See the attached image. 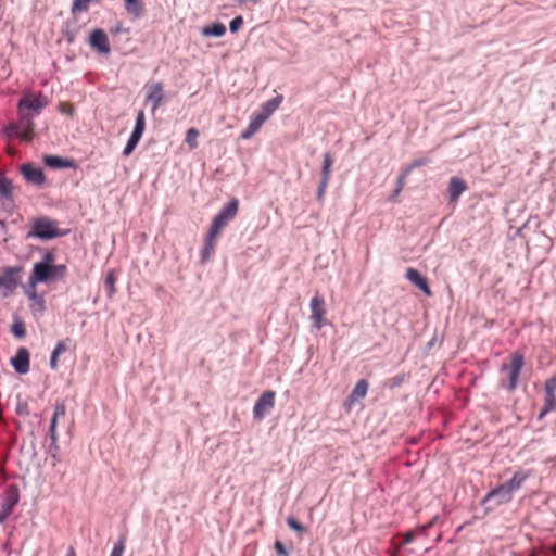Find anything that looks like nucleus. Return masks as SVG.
<instances>
[{"instance_id":"nucleus-53","label":"nucleus","mask_w":556,"mask_h":556,"mask_svg":"<svg viewBox=\"0 0 556 556\" xmlns=\"http://www.w3.org/2000/svg\"><path fill=\"white\" fill-rule=\"evenodd\" d=\"M402 192V189H399L397 187L394 189V191L392 192V194L390 195L389 200L391 202H395L399 194Z\"/></svg>"},{"instance_id":"nucleus-55","label":"nucleus","mask_w":556,"mask_h":556,"mask_svg":"<svg viewBox=\"0 0 556 556\" xmlns=\"http://www.w3.org/2000/svg\"><path fill=\"white\" fill-rule=\"evenodd\" d=\"M432 525H433V521H431V522H429V523H427V525H424V526L421 527V530H422V531H427L430 527H432Z\"/></svg>"},{"instance_id":"nucleus-19","label":"nucleus","mask_w":556,"mask_h":556,"mask_svg":"<svg viewBox=\"0 0 556 556\" xmlns=\"http://www.w3.org/2000/svg\"><path fill=\"white\" fill-rule=\"evenodd\" d=\"M65 415V406L63 404H56L54 407L53 416L51 418L50 428H49V435L51 440V446H54L58 448L56 441H58V433H56V425L59 418L64 417Z\"/></svg>"},{"instance_id":"nucleus-21","label":"nucleus","mask_w":556,"mask_h":556,"mask_svg":"<svg viewBox=\"0 0 556 556\" xmlns=\"http://www.w3.org/2000/svg\"><path fill=\"white\" fill-rule=\"evenodd\" d=\"M282 99L283 98L281 94H277L273 99L263 103L260 110L256 112V114L263 116V118L267 121L271 116V114L279 108V105L282 102Z\"/></svg>"},{"instance_id":"nucleus-12","label":"nucleus","mask_w":556,"mask_h":556,"mask_svg":"<svg viewBox=\"0 0 556 556\" xmlns=\"http://www.w3.org/2000/svg\"><path fill=\"white\" fill-rule=\"evenodd\" d=\"M89 43L92 49L102 54H109L111 52L109 37L106 33L101 28H96L91 31Z\"/></svg>"},{"instance_id":"nucleus-44","label":"nucleus","mask_w":556,"mask_h":556,"mask_svg":"<svg viewBox=\"0 0 556 556\" xmlns=\"http://www.w3.org/2000/svg\"><path fill=\"white\" fill-rule=\"evenodd\" d=\"M429 160L426 157L414 160L405 169H409V174L413 169L428 164Z\"/></svg>"},{"instance_id":"nucleus-7","label":"nucleus","mask_w":556,"mask_h":556,"mask_svg":"<svg viewBox=\"0 0 556 556\" xmlns=\"http://www.w3.org/2000/svg\"><path fill=\"white\" fill-rule=\"evenodd\" d=\"M20 501V490L17 485L10 484L0 497V523L7 521L14 507Z\"/></svg>"},{"instance_id":"nucleus-1","label":"nucleus","mask_w":556,"mask_h":556,"mask_svg":"<svg viewBox=\"0 0 556 556\" xmlns=\"http://www.w3.org/2000/svg\"><path fill=\"white\" fill-rule=\"evenodd\" d=\"M531 477V470L518 469L513 477L489 491L481 501V505H485L491 501H495L496 506H501L511 502L514 493L522 488L528 478Z\"/></svg>"},{"instance_id":"nucleus-33","label":"nucleus","mask_w":556,"mask_h":556,"mask_svg":"<svg viewBox=\"0 0 556 556\" xmlns=\"http://www.w3.org/2000/svg\"><path fill=\"white\" fill-rule=\"evenodd\" d=\"M11 331L16 338H24L26 334L25 324L20 317H15L11 327Z\"/></svg>"},{"instance_id":"nucleus-56","label":"nucleus","mask_w":556,"mask_h":556,"mask_svg":"<svg viewBox=\"0 0 556 556\" xmlns=\"http://www.w3.org/2000/svg\"><path fill=\"white\" fill-rule=\"evenodd\" d=\"M4 222L3 220H0V226L4 227Z\"/></svg>"},{"instance_id":"nucleus-11","label":"nucleus","mask_w":556,"mask_h":556,"mask_svg":"<svg viewBox=\"0 0 556 556\" xmlns=\"http://www.w3.org/2000/svg\"><path fill=\"white\" fill-rule=\"evenodd\" d=\"M25 180L35 186H42L46 182V176L41 167L33 163H25L20 168Z\"/></svg>"},{"instance_id":"nucleus-14","label":"nucleus","mask_w":556,"mask_h":556,"mask_svg":"<svg viewBox=\"0 0 556 556\" xmlns=\"http://www.w3.org/2000/svg\"><path fill=\"white\" fill-rule=\"evenodd\" d=\"M468 189L467 182L457 176L451 177L447 186L448 202L457 203L463 192Z\"/></svg>"},{"instance_id":"nucleus-26","label":"nucleus","mask_w":556,"mask_h":556,"mask_svg":"<svg viewBox=\"0 0 556 556\" xmlns=\"http://www.w3.org/2000/svg\"><path fill=\"white\" fill-rule=\"evenodd\" d=\"M239 210V201L237 198H231L218 212L227 219L231 220L236 217Z\"/></svg>"},{"instance_id":"nucleus-2","label":"nucleus","mask_w":556,"mask_h":556,"mask_svg":"<svg viewBox=\"0 0 556 556\" xmlns=\"http://www.w3.org/2000/svg\"><path fill=\"white\" fill-rule=\"evenodd\" d=\"M34 118L26 114H18V119L10 122L1 130L2 136L8 139H18L20 141L30 142L35 136Z\"/></svg>"},{"instance_id":"nucleus-37","label":"nucleus","mask_w":556,"mask_h":556,"mask_svg":"<svg viewBox=\"0 0 556 556\" xmlns=\"http://www.w3.org/2000/svg\"><path fill=\"white\" fill-rule=\"evenodd\" d=\"M287 525L298 533L306 532V528L293 516L287 518Z\"/></svg>"},{"instance_id":"nucleus-4","label":"nucleus","mask_w":556,"mask_h":556,"mask_svg":"<svg viewBox=\"0 0 556 556\" xmlns=\"http://www.w3.org/2000/svg\"><path fill=\"white\" fill-rule=\"evenodd\" d=\"M67 267L65 264L58 265H34L28 278V285L36 287L38 283L58 281L65 278Z\"/></svg>"},{"instance_id":"nucleus-28","label":"nucleus","mask_w":556,"mask_h":556,"mask_svg":"<svg viewBox=\"0 0 556 556\" xmlns=\"http://www.w3.org/2000/svg\"><path fill=\"white\" fill-rule=\"evenodd\" d=\"M556 409V395L553 393H544V405L539 414V419H542L549 412Z\"/></svg>"},{"instance_id":"nucleus-29","label":"nucleus","mask_w":556,"mask_h":556,"mask_svg":"<svg viewBox=\"0 0 556 556\" xmlns=\"http://www.w3.org/2000/svg\"><path fill=\"white\" fill-rule=\"evenodd\" d=\"M228 222H229V219H227L222 214L217 213L212 220L208 232H212L219 237L222 230L224 229V227L227 225Z\"/></svg>"},{"instance_id":"nucleus-51","label":"nucleus","mask_w":556,"mask_h":556,"mask_svg":"<svg viewBox=\"0 0 556 556\" xmlns=\"http://www.w3.org/2000/svg\"><path fill=\"white\" fill-rule=\"evenodd\" d=\"M415 540V533L413 531H408L404 535L403 543L410 544Z\"/></svg>"},{"instance_id":"nucleus-34","label":"nucleus","mask_w":556,"mask_h":556,"mask_svg":"<svg viewBox=\"0 0 556 556\" xmlns=\"http://www.w3.org/2000/svg\"><path fill=\"white\" fill-rule=\"evenodd\" d=\"M126 546V534H121L115 542L110 556H123Z\"/></svg>"},{"instance_id":"nucleus-18","label":"nucleus","mask_w":556,"mask_h":556,"mask_svg":"<svg viewBox=\"0 0 556 556\" xmlns=\"http://www.w3.org/2000/svg\"><path fill=\"white\" fill-rule=\"evenodd\" d=\"M146 100L152 102V110L160 108L164 100L163 84L156 81L148 86Z\"/></svg>"},{"instance_id":"nucleus-48","label":"nucleus","mask_w":556,"mask_h":556,"mask_svg":"<svg viewBox=\"0 0 556 556\" xmlns=\"http://www.w3.org/2000/svg\"><path fill=\"white\" fill-rule=\"evenodd\" d=\"M329 182L327 181H320L317 190V200L321 201L324 198V194L326 192L327 186Z\"/></svg>"},{"instance_id":"nucleus-30","label":"nucleus","mask_w":556,"mask_h":556,"mask_svg":"<svg viewBox=\"0 0 556 556\" xmlns=\"http://www.w3.org/2000/svg\"><path fill=\"white\" fill-rule=\"evenodd\" d=\"M115 283H116L115 270H110L106 274V277L104 279V287H105L106 295L109 299H112L114 296V294L116 293Z\"/></svg>"},{"instance_id":"nucleus-9","label":"nucleus","mask_w":556,"mask_h":556,"mask_svg":"<svg viewBox=\"0 0 556 556\" xmlns=\"http://www.w3.org/2000/svg\"><path fill=\"white\" fill-rule=\"evenodd\" d=\"M311 319L313 321V325L316 329H321L324 326L327 325L326 319V303L323 298V295L319 294V292H316V294L311 300Z\"/></svg>"},{"instance_id":"nucleus-17","label":"nucleus","mask_w":556,"mask_h":556,"mask_svg":"<svg viewBox=\"0 0 556 556\" xmlns=\"http://www.w3.org/2000/svg\"><path fill=\"white\" fill-rule=\"evenodd\" d=\"M405 277L413 285H415L417 288H419L427 296L432 295V291L429 287L427 278L425 276H422L417 269L412 268V267L407 268Z\"/></svg>"},{"instance_id":"nucleus-42","label":"nucleus","mask_w":556,"mask_h":556,"mask_svg":"<svg viewBox=\"0 0 556 556\" xmlns=\"http://www.w3.org/2000/svg\"><path fill=\"white\" fill-rule=\"evenodd\" d=\"M15 413L18 416H27L29 414L28 404L24 401H18L16 404Z\"/></svg>"},{"instance_id":"nucleus-13","label":"nucleus","mask_w":556,"mask_h":556,"mask_svg":"<svg viewBox=\"0 0 556 556\" xmlns=\"http://www.w3.org/2000/svg\"><path fill=\"white\" fill-rule=\"evenodd\" d=\"M25 294L29 299V308L34 314L42 315L46 312V301L42 294L37 293L36 287L27 285Z\"/></svg>"},{"instance_id":"nucleus-38","label":"nucleus","mask_w":556,"mask_h":556,"mask_svg":"<svg viewBox=\"0 0 556 556\" xmlns=\"http://www.w3.org/2000/svg\"><path fill=\"white\" fill-rule=\"evenodd\" d=\"M55 253L53 251H47L43 254V257L40 262L35 263L34 265H55Z\"/></svg>"},{"instance_id":"nucleus-22","label":"nucleus","mask_w":556,"mask_h":556,"mask_svg":"<svg viewBox=\"0 0 556 556\" xmlns=\"http://www.w3.org/2000/svg\"><path fill=\"white\" fill-rule=\"evenodd\" d=\"M218 238H219L218 236H216L212 232H207L205 241H204V245L201 250V262L202 263H206L211 258V256L214 254Z\"/></svg>"},{"instance_id":"nucleus-45","label":"nucleus","mask_w":556,"mask_h":556,"mask_svg":"<svg viewBox=\"0 0 556 556\" xmlns=\"http://www.w3.org/2000/svg\"><path fill=\"white\" fill-rule=\"evenodd\" d=\"M266 121L263 118V116H260L257 115L256 113L251 117L249 124L252 125L253 127L257 128V129H261V127L263 126V124L265 123Z\"/></svg>"},{"instance_id":"nucleus-43","label":"nucleus","mask_w":556,"mask_h":556,"mask_svg":"<svg viewBox=\"0 0 556 556\" xmlns=\"http://www.w3.org/2000/svg\"><path fill=\"white\" fill-rule=\"evenodd\" d=\"M555 392H556V376L547 379L545 381V386H544V393L555 394Z\"/></svg>"},{"instance_id":"nucleus-31","label":"nucleus","mask_w":556,"mask_h":556,"mask_svg":"<svg viewBox=\"0 0 556 556\" xmlns=\"http://www.w3.org/2000/svg\"><path fill=\"white\" fill-rule=\"evenodd\" d=\"M146 128V115L142 110L137 113L135 128L131 134L142 137Z\"/></svg>"},{"instance_id":"nucleus-40","label":"nucleus","mask_w":556,"mask_h":556,"mask_svg":"<svg viewBox=\"0 0 556 556\" xmlns=\"http://www.w3.org/2000/svg\"><path fill=\"white\" fill-rule=\"evenodd\" d=\"M243 25V18L242 16H236L231 20L229 24V29L231 33H237Z\"/></svg>"},{"instance_id":"nucleus-8","label":"nucleus","mask_w":556,"mask_h":556,"mask_svg":"<svg viewBox=\"0 0 556 556\" xmlns=\"http://www.w3.org/2000/svg\"><path fill=\"white\" fill-rule=\"evenodd\" d=\"M24 268L22 265L18 266H5L2 269V275L0 276V289H5L8 293H13L18 285L21 283V275Z\"/></svg>"},{"instance_id":"nucleus-47","label":"nucleus","mask_w":556,"mask_h":556,"mask_svg":"<svg viewBox=\"0 0 556 556\" xmlns=\"http://www.w3.org/2000/svg\"><path fill=\"white\" fill-rule=\"evenodd\" d=\"M274 547L276 549V552L282 556H289V553L288 551L286 549L283 543L281 541H276L275 544H274Z\"/></svg>"},{"instance_id":"nucleus-54","label":"nucleus","mask_w":556,"mask_h":556,"mask_svg":"<svg viewBox=\"0 0 556 556\" xmlns=\"http://www.w3.org/2000/svg\"><path fill=\"white\" fill-rule=\"evenodd\" d=\"M66 556H76V552H75L74 546L71 545L68 547Z\"/></svg>"},{"instance_id":"nucleus-15","label":"nucleus","mask_w":556,"mask_h":556,"mask_svg":"<svg viewBox=\"0 0 556 556\" xmlns=\"http://www.w3.org/2000/svg\"><path fill=\"white\" fill-rule=\"evenodd\" d=\"M368 382L365 379H361L356 382L355 387L353 388L350 395L346 397V400L343 403V406L346 410H350L352 405L362 399H364L368 391Z\"/></svg>"},{"instance_id":"nucleus-36","label":"nucleus","mask_w":556,"mask_h":556,"mask_svg":"<svg viewBox=\"0 0 556 556\" xmlns=\"http://www.w3.org/2000/svg\"><path fill=\"white\" fill-rule=\"evenodd\" d=\"M140 139H141V137L135 136L134 134H131L124 150H123V156L130 155L134 152V150L136 149Z\"/></svg>"},{"instance_id":"nucleus-49","label":"nucleus","mask_w":556,"mask_h":556,"mask_svg":"<svg viewBox=\"0 0 556 556\" xmlns=\"http://www.w3.org/2000/svg\"><path fill=\"white\" fill-rule=\"evenodd\" d=\"M58 357L59 355L55 354L53 351L51 353V356H50V368L52 370H55L58 368Z\"/></svg>"},{"instance_id":"nucleus-52","label":"nucleus","mask_w":556,"mask_h":556,"mask_svg":"<svg viewBox=\"0 0 556 556\" xmlns=\"http://www.w3.org/2000/svg\"><path fill=\"white\" fill-rule=\"evenodd\" d=\"M64 36L68 43H73L75 41V33L74 31L67 30V31H65Z\"/></svg>"},{"instance_id":"nucleus-16","label":"nucleus","mask_w":556,"mask_h":556,"mask_svg":"<svg viewBox=\"0 0 556 556\" xmlns=\"http://www.w3.org/2000/svg\"><path fill=\"white\" fill-rule=\"evenodd\" d=\"M11 364L17 374L24 375L29 371V352L26 348H20Z\"/></svg>"},{"instance_id":"nucleus-25","label":"nucleus","mask_w":556,"mask_h":556,"mask_svg":"<svg viewBox=\"0 0 556 556\" xmlns=\"http://www.w3.org/2000/svg\"><path fill=\"white\" fill-rule=\"evenodd\" d=\"M127 13L139 18L144 14V4L141 0H124Z\"/></svg>"},{"instance_id":"nucleus-35","label":"nucleus","mask_w":556,"mask_h":556,"mask_svg":"<svg viewBox=\"0 0 556 556\" xmlns=\"http://www.w3.org/2000/svg\"><path fill=\"white\" fill-rule=\"evenodd\" d=\"M407 378V375L401 374L393 376L386 380L384 386L389 388L390 390H394L399 388Z\"/></svg>"},{"instance_id":"nucleus-5","label":"nucleus","mask_w":556,"mask_h":556,"mask_svg":"<svg viewBox=\"0 0 556 556\" xmlns=\"http://www.w3.org/2000/svg\"><path fill=\"white\" fill-rule=\"evenodd\" d=\"M525 366V356L520 352H515L510 356L509 363H503L500 367L501 374L506 375V379H502L500 384L502 388L513 392L517 389L521 370Z\"/></svg>"},{"instance_id":"nucleus-46","label":"nucleus","mask_w":556,"mask_h":556,"mask_svg":"<svg viewBox=\"0 0 556 556\" xmlns=\"http://www.w3.org/2000/svg\"><path fill=\"white\" fill-rule=\"evenodd\" d=\"M408 175H409V169H404V170L402 172V174L397 177L396 187H397L399 189H402V190H403V188H404V186H405V180H406V178H407V176H408Z\"/></svg>"},{"instance_id":"nucleus-24","label":"nucleus","mask_w":556,"mask_h":556,"mask_svg":"<svg viewBox=\"0 0 556 556\" xmlns=\"http://www.w3.org/2000/svg\"><path fill=\"white\" fill-rule=\"evenodd\" d=\"M201 34L205 37H222L226 34V27L223 23L216 22L202 27Z\"/></svg>"},{"instance_id":"nucleus-41","label":"nucleus","mask_w":556,"mask_h":556,"mask_svg":"<svg viewBox=\"0 0 556 556\" xmlns=\"http://www.w3.org/2000/svg\"><path fill=\"white\" fill-rule=\"evenodd\" d=\"M71 339L60 340L53 349V352L59 356L67 351L66 343L70 342Z\"/></svg>"},{"instance_id":"nucleus-27","label":"nucleus","mask_w":556,"mask_h":556,"mask_svg":"<svg viewBox=\"0 0 556 556\" xmlns=\"http://www.w3.org/2000/svg\"><path fill=\"white\" fill-rule=\"evenodd\" d=\"M333 164V159L330 152H326L324 154L323 166H321V179L320 181L329 182L331 177V167Z\"/></svg>"},{"instance_id":"nucleus-32","label":"nucleus","mask_w":556,"mask_h":556,"mask_svg":"<svg viewBox=\"0 0 556 556\" xmlns=\"http://www.w3.org/2000/svg\"><path fill=\"white\" fill-rule=\"evenodd\" d=\"M199 130L194 127L192 128H189L186 132V143L188 144L189 149L190 150H194L198 148L199 146V142H198V138H199Z\"/></svg>"},{"instance_id":"nucleus-3","label":"nucleus","mask_w":556,"mask_h":556,"mask_svg":"<svg viewBox=\"0 0 556 556\" xmlns=\"http://www.w3.org/2000/svg\"><path fill=\"white\" fill-rule=\"evenodd\" d=\"M65 233V230H61L58 227L56 220L47 216H39L33 219L30 230L26 233V239L52 240L63 237Z\"/></svg>"},{"instance_id":"nucleus-50","label":"nucleus","mask_w":556,"mask_h":556,"mask_svg":"<svg viewBox=\"0 0 556 556\" xmlns=\"http://www.w3.org/2000/svg\"><path fill=\"white\" fill-rule=\"evenodd\" d=\"M61 112L73 116L75 113V109L72 104H64L63 109H61Z\"/></svg>"},{"instance_id":"nucleus-10","label":"nucleus","mask_w":556,"mask_h":556,"mask_svg":"<svg viewBox=\"0 0 556 556\" xmlns=\"http://www.w3.org/2000/svg\"><path fill=\"white\" fill-rule=\"evenodd\" d=\"M275 391L267 390L256 400L253 407V417L255 420H262L275 406Z\"/></svg>"},{"instance_id":"nucleus-6","label":"nucleus","mask_w":556,"mask_h":556,"mask_svg":"<svg viewBox=\"0 0 556 556\" xmlns=\"http://www.w3.org/2000/svg\"><path fill=\"white\" fill-rule=\"evenodd\" d=\"M49 104V99L41 91L24 92L16 104L17 114H26L35 118L39 116L42 110Z\"/></svg>"},{"instance_id":"nucleus-23","label":"nucleus","mask_w":556,"mask_h":556,"mask_svg":"<svg viewBox=\"0 0 556 556\" xmlns=\"http://www.w3.org/2000/svg\"><path fill=\"white\" fill-rule=\"evenodd\" d=\"M43 162L47 166L52 168H71L76 167L74 160L64 159L58 155H46Z\"/></svg>"},{"instance_id":"nucleus-20","label":"nucleus","mask_w":556,"mask_h":556,"mask_svg":"<svg viewBox=\"0 0 556 556\" xmlns=\"http://www.w3.org/2000/svg\"><path fill=\"white\" fill-rule=\"evenodd\" d=\"M13 182L3 173H0V201L13 204Z\"/></svg>"},{"instance_id":"nucleus-39","label":"nucleus","mask_w":556,"mask_h":556,"mask_svg":"<svg viewBox=\"0 0 556 556\" xmlns=\"http://www.w3.org/2000/svg\"><path fill=\"white\" fill-rule=\"evenodd\" d=\"M260 129L253 127L252 125H248V127L241 132L240 138L242 140L251 139Z\"/></svg>"}]
</instances>
